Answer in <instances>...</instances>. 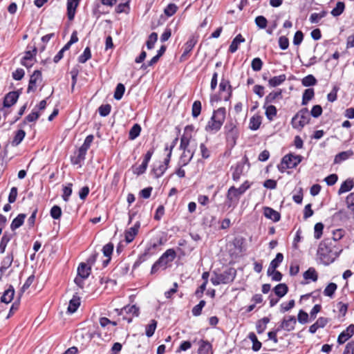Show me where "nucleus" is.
<instances>
[{
  "label": "nucleus",
  "instance_id": "f257e3e1",
  "mask_svg": "<svg viewBox=\"0 0 354 354\" xmlns=\"http://www.w3.org/2000/svg\"><path fill=\"white\" fill-rule=\"evenodd\" d=\"M317 255L324 265H329L338 257L339 252L331 240L325 239L319 243Z\"/></svg>",
  "mask_w": 354,
  "mask_h": 354
},
{
  "label": "nucleus",
  "instance_id": "f03ea898",
  "mask_svg": "<svg viewBox=\"0 0 354 354\" xmlns=\"http://www.w3.org/2000/svg\"><path fill=\"white\" fill-rule=\"evenodd\" d=\"M176 257V252L174 249L167 250L152 266L151 274H156L160 269L165 270L168 264L172 262Z\"/></svg>",
  "mask_w": 354,
  "mask_h": 354
},
{
  "label": "nucleus",
  "instance_id": "7ed1b4c3",
  "mask_svg": "<svg viewBox=\"0 0 354 354\" xmlns=\"http://www.w3.org/2000/svg\"><path fill=\"white\" fill-rule=\"evenodd\" d=\"M236 271L232 268H228L222 272H214L211 277V282L214 286L226 284L232 281L235 277Z\"/></svg>",
  "mask_w": 354,
  "mask_h": 354
},
{
  "label": "nucleus",
  "instance_id": "20e7f679",
  "mask_svg": "<svg viewBox=\"0 0 354 354\" xmlns=\"http://www.w3.org/2000/svg\"><path fill=\"white\" fill-rule=\"evenodd\" d=\"M309 121L308 110L307 108H304L292 118L291 123L294 129H301Z\"/></svg>",
  "mask_w": 354,
  "mask_h": 354
},
{
  "label": "nucleus",
  "instance_id": "39448f33",
  "mask_svg": "<svg viewBox=\"0 0 354 354\" xmlns=\"http://www.w3.org/2000/svg\"><path fill=\"white\" fill-rule=\"evenodd\" d=\"M91 267L86 263L82 262L77 268V275L74 279L75 284L80 288L84 287V280L87 279L91 274Z\"/></svg>",
  "mask_w": 354,
  "mask_h": 354
},
{
  "label": "nucleus",
  "instance_id": "423d86ee",
  "mask_svg": "<svg viewBox=\"0 0 354 354\" xmlns=\"http://www.w3.org/2000/svg\"><path fill=\"white\" fill-rule=\"evenodd\" d=\"M231 86L227 80L222 79L219 84V95H214L211 97V102L218 100H227L230 96Z\"/></svg>",
  "mask_w": 354,
  "mask_h": 354
},
{
  "label": "nucleus",
  "instance_id": "0eeeda50",
  "mask_svg": "<svg viewBox=\"0 0 354 354\" xmlns=\"http://www.w3.org/2000/svg\"><path fill=\"white\" fill-rule=\"evenodd\" d=\"M243 188V184H242L239 189L235 188L234 186H232L227 192V201L225 202L226 205L229 207L235 205L241 195L243 192L242 189Z\"/></svg>",
  "mask_w": 354,
  "mask_h": 354
},
{
  "label": "nucleus",
  "instance_id": "6e6552de",
  "mask_svg": "<svg viewBox=\"0 0 354 354\" xmlns=\"http://www.w3.org/2000/svg\"><path fill=\"white\" fill-rule=\"evenodd\" d=\"M162 239H160L159 240H158V241L156 243H151L150 246L148 247L145 251L141 254L138 259L135 261L134 264H133V268H136L138 266H140V265L145 262V261H147L151 255H152V253L150 252L151 249H156L158 246L162 245Z\"/></svg>",
  "mask_w": 354,
  "mask_h": 354
},
{
  "label": "nucleus",
  "instance_id": "1a4fd4ad",
  "mask_svg": "<svg viewBox=\"0 0 354 354\" xmlns=\"http://www.w3.org/2000/svg\"><path fill=\"white\" fill-rule=\"evenodd\" d=\"M301 156L290 153L282 158L281 164L285 165L286 168L292 169L296 167L301 162Z\"/></svg>",
  "mask_w": 354,
  "mask_h": 354
},
{
  "label": "nucleus",
  "instance_id": "9d476101",
  "mask_svg": "<svg viewBox=\"0 0 354 354\" xmlns=\"http://www.w3.org/2000/svg\"><path fill=\"white\" fill-rule=\"evenodd\" d=\"M197 41V37L192 35L189 38L183 46L184 51L180 57V62H184L187 59L189 53L192 50Z\"/></svg>",
  "mask_w": 354,
  "mask_h": 354
},
{
  "label": "nucleus",
  "instance_id": "9b49d317",
  "mask_svg": "<svg viewBox=\"0 0 354 354\" xmlns=\"http://www.w3.org/2000/svg\"><path fill=\"white\" fill-rule=\"evenodd\" d=\"M296 323L297 319L295 316H287L283 318L278 328H280V330L283 329L288 332L292 331L295 329Z\"/></svg>",
  "mask_w": 354,
  "mask_h": 354
},
{
  "label": "nucleus",
  "instance_id": "f8f14e48",
  "mask_svg": "<svg viewBox=\"0 0 354 354\" xmlns=\"http://www.w3.org/2000/svg\"><path fill=\"white\" fill-rule=\"evenodd\" d=\"M41 72L39 70L35 71L34 73L30 75L27 92L30 93L31 91H35L37 88V83L38 82H41Z\"/></svg>",
  "mask_w": 354,
  "mask_h": 354
},
{
  "label": "nucleus",
  "instance_id": "ddd939ff",
  "mask_svg": "<svg viewBox=\"0 0 354 354\" xmlns=\"http://www.w3.org/2000/svg\"><path fill=\"white\" fill-rule=\"evenodd\" d=\"M19 95L20 92L19 91H10L7 93L4 97L3 106L8 108L14 105L17 102Z\"/></svg>",
  "mask_w": 354,
  "mask_h": 354
},
{
  "label": "nucleus",
  "instance_id": "4468645a",
  "mask_svg": "<svg viewBox=\"0 0 354 354\" xmlns=\"http://www.w3.org/2000/svg\"><path fill=\"white\" fill-rule=\"evenodd\" d=\"M354 335V325H349L346 330H343L337 338V342L339 344L345 343L349 338Z\"/></svg>",
  "mask_w": 354,
  "mask_h": 354
},
{
  "label": "nucleus",
  "instance_id": "2eb2a0df",
  "mask_svg": "<svg viewBox=\"0 0 354 354\" xmlns=\"http://www.w3.org/2000/svg\"><path fill=\"white\" fill-rule=\"evenodd\" d=\"M140 227V221H137L134 225L125 231V241L127 243L132 242L138 232Z\"/></svg>",
  "mask_w": 354,
  "mask_h": 354
},
{
  "label": "nucleus",
  "instance_id": "dca6fc26",
  "mask_svg": "<svg viewBox=\"0 0 354 354\" xmlns=\"http://www.w3.org/2000/svg\"><path fill=\"white\" fill-rule=\"evenodd\" d=\"M80 1V0H67V17L70 21L74 19Z\"/></svg>",
  "mask_w": 354,
  "mask_h": 354
},
{
  "label": "nucleus",
  "instance_id": "f3484780",
  "mask_svg": "<svg viewBox=\"0 0 354 354\" xmlns=\"http://www.w3.org/2000/svg\"><path fill=\"white\" fill-rule=\"evenodd\" d=\"M328 319L326 317H319L315 323L309 327V332L314 334L319 328H322L328 324Z\"/></svg>",
  "mask_w": 354,
  "mask_h": 354
},
{
  "label": "nucleus",
  "instance_id": "a211bd4d",
  "mask_svg": "<svg viewBox=\"0 0 354 354\" xmlns=\"http://www.w3.org/2000/svg\"><path fill=\"white\" fill-rule=\"evenodd\" d=\"M194 155V150H185L183 151V153L181 154L179 160V164L180 165V167H184L188 165V163L191 161V160L193 158V156Z\"/></svg>",
  "mask_w": 354,
  "mask_h": 354
},
{
  "label": "nucleus",
  "instance_id": "6ab92c4d",
  "mask_svg": "<svg viewBox=\"0 0 354 354\" xmlns=\"http://www.w3.org/2000/svg\"><path fill=\"white\" fill-rule=\"evenodd\" d=\"M264 216L274 222H277L280 220V214L271 207H266L263 209Z\"/></svg>",
  "mask_w": 354,
  "mask_h": 354
},
{
  "label": "nucleus",
  "instance_id": "aec40b11",
  "mask_svg": "<svg viewBox=\"0 0 354 354\" xmlns=\"http://www.w3.org/2000/svg\"><path fill=\"white\" fill-rule=\"evenodd\" d=\"M15 289L12 285L9 286V288L4 291L3 295L1 297V301L3 303H10L14 297Z\"/></svg>",
  "mask_w": 354,
  "mask_h": 354
},
{
  "label": "nucleus",
  "instance_id": "412c9836",
  "mask_svg": "<svg viewBox=\"0 0 354 354\" xmlns=\"http://www.w3.org/2000/svg\"><path fill=\"white\" fill-rule=\"evenodd\" d=\"M198 354H212V344L208 341L201 340L199 342Z\"/></svg>",
  "mask_w": 354,
  "mask_h": 354
},
{
  "label": "nucleus",
  "instance_id": "4be33fe9",
  "mask_svg": "<svg viewBox=\"0 0 354 354\" xmlns=\"http://www.w3.org/2000/svg\"><path fill=\"white\" fill-rule=\"evenodd\" d=\"M80 305V298L77 295H73V298L70 300L67 308L69 313H74Z\"/></svg>",
  "mask_w": 354,
  "mask_h": 354
},
{
  "label": "nucleus",
  "instance_id": "5701e85b",
  "mask_svg": "<svg viewBox=\"0 0 354 354\" xmlns=\"http://www.w3.org/2000/svg\"><path fill=\"white\" fill-rule=\"evenodd\" d=\"M27 50L25 52V55L22 57L21 59L30 60V62L33 61V58L35 57L36 53L37 52V48L34 44L32 46L31 44H28L27 46Z\"/></svg>",
  "mask_w": 354,
  "mask_h": 354
},
{
  "label": "nucleus",
  "instance_id": "b1692460",
  "mask_svg": "<svg viewBox=\"0 0 354 354\" xmlns=\"http://www.w3.org/2000/svg\"><path fill=\"white\" fill-rule=\"evenodd\" d=\"M26 218V214H19L17 215L16 218L13 219L10 225V229L12 231L16 230L19 227H20L24 223V220Z\"/></svg>",
  "mask_w": 354,
  "mask_h": 354
},
{
  "label": "nucleus",
  "instance_id": "393cba45",
  "mask_svg": "<svg viewBox=\"0 0 354 354\" xmlns=\"http://www.w3.org/2000/svg\"><path fill=\"white\" fill-rule=\"evenodd\" d=\"M282 98V91L281 89L271 92L265 98V104H271L275 102L276 100Z\"/></svg>",
  "mask_w": 354,
  "mask_h": 354
},
{
  "label": "nucleus",
  "instance_id": "a878e982",
  "mask_svg": "<svg viewBox=\"0 0 354 354\" xmlns=\"http://www.w3.org/2000/svg\"><path fill=\"white\" fill-rule=\"evenodd\" d=\"M12 235L8 232H5L0 240V253L3 254L5 252L6 248L7 247L8 243L12 239Z\"/></svg>",
  "mask_w": 354,
  "mask_h": 354
},
{
  "label": "nucleus",
  "instance_id": "bb28decb",
  "mask_svg": "<svg viewBox=\"0 0 354 354\" xmlns=\"http://www.w3.org/2000/svg\"><path fill=\"white\" fill-rule=\"evenodd\" d=\"M26 136V132L20 129L15 132V136L13 137V139L11 142V145L13 147L18 146L24 140V138Z\"/></svg>",
  "mask_w": 354,
  "mask_h": 354
},
{
  "label": "nucleus",
  "instance_id": "cd10ccee",
  "mask_svg": "<svg viewBox=\"0 0 354 354\" xmlns=\"http://www.w3.org/2000/svg\"><path fill=\"white\" fill-rule=\"evenodd\" d=\"M86 155V151L80 148L77 152V155L71 158V163L73 165H80L81 167V162L85 160Z\"/></svg>",
  "mask_w": 354,
  "mask_h": 354
},
{
  "label": "nucleus",
  "instance_id": "c85d7f7f",
  "mask_svg": "<svg viewBox=\"0 0 354 354\" xmlns=\"http://www.w3.org/2000/svg\"><path fill=\"white\" fill-rule=\"evenodd\" d=\"M261 122V117L258 115H254L250 119L248 127L252 131H256L259 128Z\"/></svg>",
  "mask_w": 354,
  "mask_h": 354
},
{
  "label": "nucleus",
  "instance_id": "c756f323",
  "mask_svg": "<svg viewBox=\"0 0 354 354\" xmlns=\"http://www.w3.org/2000/svg\"><path fill=\"white\" fill-rule=\"evenodd\" d=\"M353 187H354L353 180L352 179L348 178L342 183V185L338 190V194L341 195L345 192H349L350 190H351L353 189Z\"/></svg>",
  "mask_w": 354,
  "mask_h": 354
},
{
  "label": "nucleus",
  "instance_id": "7c9ffc66",
  "mask_svg": "<svg viewBox=\"0 0 354 354\" xmlns=\"http://www.w3.org/2000/svg\"><path fill=\"white\" fill-rule=\"evenodd\" d=\"M353 155V152L351 150L340 152L335 156L334 162L336 164L340 163L341 162L347 160Z\"/></svg>",
  "mask_w": 354,
  "mask_h": 354
},
{
  "label": "nucleus",
  "instance_id": "2f4dec72",
  "mask_svg": "<svg viewBox=\"0 0 354 354\" xmlns=\"http://www.w3.org/2000/svg\"><path fill=\"white\" fill-rule=\"evenodd\" d=\"M273 290L279 298H281L287 294L288 288L285 283H279L274 288Z\"/></svg>",
  "mask_w": 354,
  "mask_h": 354
},
{
  "label": "nucleus",
  "instance_id": "473e14b6",
  "mask_svg": "<svg viewBox=\"0 0 354 354\" xmlns=\"http://www.w3.org/2000/svg\"><path fill=\"white\" fill-rule=\"evenodd\" d=\"M286 80V76L285 74H281L278 76H274L270 78L268 81V84L271 87H276L280 84H281Z\"/></svg>",
  "mask_w": 354,
  "mask_h": 354
},
{
  "label": "nucleus",
  "instance_id": "72a5a7b5",
  "mask_svg": "<svg viewBox=\"0 0 354 354\" xmlns=\"http://www.w3.org/2000/svg\"><path fill=\"white\" fill-rule=\"evenodd\" d=\"M212 118L223 124L225 118V109L219 108L216 111H214Z\"/></svg>",
  "mask_w": 354,
  "mask_h": 354
},
{
  "label": "nucleus",
  "instance_id": "f704fd0d",
  "mask_svg": "<svg viewBox=\"0 0 354 354\" xmlns=\"http://www.w3.org/2000/svg\"><path fill=\"white\" fill-rule=\"evenodd\" d=\"M243 41V38L241 34L237 35L236 36V37L232 41L230 46V48H229V51L232 53H235L239 48V45Z\"/></svg>",
  "mask_w": 354,
  "mask_h": 354
},
{
  "label": "nucleus",
  "instance_id": "c9c22d12",
  "mask_svg": "<svg viewBox=\"0 0 354 354\" xmlns=\"http://www.w3.org/2000/svg\"><path fill=\"white\" fill-rule=\"evenodd\" d=\"M222 126V124L211 118V120L208 122V124L205 127V130L207 131H218Z\"/></svg>",
  "mask_w": 354,
  "mask_h": 354
},
{
  "label": "nucleus",
  "instance_id": "e433bc0d",
  "mask_svg": "<svg viewBox=\"0 0 354 354\" xmlns=\"http://www.w3.org/2000/svg\"><path fill=\"white\" fill-rule=\"evenodd\" d=\"M315 95L313 88H307L304 91L302 95V105H306L310 100H311Z\"/></svg>",
  "mask_w": 354,
  "mask_h": 354
},
{
  "label": "nucleus",
  "instance_id": "4c0bfd02",
  "mask_svg": "<svg viewBox=\"0 0 354 354\" xmlns=\"http://www.w3.org/2000/svg\"><path fill=\"white\" fill-rule=\"evenodd\" d=\"M192 135L189 133H184L180 138V149L183 151L190 150L188 149Z\"/></svg>",
  "mask_w": 354,
  "mask_h": 354
},
{
  "label": "nucleus",
  "instance_id": "58836bf2",
  "mask_svg": "<svg viewBox=\"0 0 354 354\" xmlns=\"http://www.w3.org/2000/svg\"><path fill=\"white\" fill-rule=\"evenodd\" d=\"M304 278L306 280L317 281L318 279V274L315 268H310L304 273Z\"/></svg>",
  "mask_w": 354,
  "mask_h": 354
},
{
  "label": "nucleus",
  "instance_id": "ea45409f",
  "mask_svg": "<svg viewBox=\"0 0 354 354\" xmlns=\"http://www.w3.org/2000/svg\"><path fill=\"white\" fill-rule=\"evenodd\" d=\"M270 319L268 317H263L259 320L257 323V332L259 334L263 333L266 328L267 324L269 323Z\"/></svg>",
  "mask_w": 354,
  "mask_h": 354
},
{
  "label": "nucleus",
  "instance_id": "a19ab883",
  "mask_svg": "<svg viewBox=\"0 0 354 354\" xmlns=\"http://www.w3.org/2000/svg\"><path fill=\"white\" fill-rule=\"evenodd\" d=\"M248 338L252 342V350L256 352L259 351L261 348L262 344L258 340L256 335L254 333H250Z\"/></svg>",
  "mask_w": 354,
  "mask_h": 354
},
{
  "label": "nucleus",
  "instance_id": "79ce46f5",
  "mask_svg": "<svg viewBox=\"0 0 354 354\" xmlns=\"http://www.w3.org/2000/svg\"><path fill=\"white\" fill-rule=\"evenodd\" d=\"M141 131V127L138 124H135L130 129L129 133V139L131 140H135L138 138Z\"/></svg>",
  "mask_w": 354,
  "mask_h": 354
},
{
  "label": "nucleus",
  "instance_id": "37998d69",
  "mask_svg": "<svg viewBox=\"0 0 354 354\" xmlns=\"http://www.w3.org/2000/svg\"><path fill=\"white\" fill-rule=\"evenodd\" d=\"M345 9V4L344 2L339 1L337 3L336 6L331 10L330 14L333 17H338L343 13Z\"/></svg>",
  "mask_w": 354,
  "mask_h": 354
},
{
  "label": "nucleus",
  "instance_id": "c03bdc74",
  "mask_svg": "<svg viewBox=\"0 0 354 354\" xmlns=\"http://www.w3.org/2000/svg\"><path fill=\"white\" fill-rule=\"evenodd\" d=\"M122 313H127V314H132L135 316H138L139 315V308L137 307L136 305L132 306H126L124 308L121 309Z\"/></svg>",
  "mask_w": 354,
  "mask_h": 354
},
{
  "label": "nucleus",
  "instance_id": "a18cd8bd",
  "mask_svg": "<svg viewBox=\"0 0 354 354\" xmlns=\"http://www.w3.org/2000/svg\"><path fill=\"white\" fill-rule=\"evenodd\" d=\"M129 1H130V0H125L124 2L119 3L115 8L116 12L117 13H122V12L127 13V12H129V10H130Z\"/></svg>",
  "mask_w": 354,
  "mask_h": 354
},
{
  "label": "nucleus",
  "instance_id": "49530a36",
  "mask_svg": "<svg viewBox=\"0 0 354 354\" xmlns=\"http://www.w3.org/2000/svg\"><path fill=\"white\" fill-rule=\"evenodd\" d=\"M337 288V286L335 283H330L324 289V295L332 298Z\"/></svg>",
  "mask_w": 354,
  "mask_h": 354
},
{
  "label": "nucleus",
  "instance_id": "de8ad7c7",
  "mask_svg": "<svg viewBox=\"0 0 354 354\" xmlns=\"http://www.w3.org/2000/svg\"><path fill=\"white\" fill-rule=\"evenodd\" d=\"M14 260V254L13 252L11 251L8 252L6 256L3 259L1 265L6 267L7 268H10Z\"/></svg>",
  "mask_w": 354,
  "mask_h": 354
},
{
  "label": "nucleus",
  "instance_id": "09e8293b",
  "mask_svg": "<svg viewBox=\"0 0 354 354\" xmlns=\"http://www.w3.org/2000/svg\"><path fill=\"white\" fill-rule=\"evenodd\" d=\"M157 326V322L155 319L151 320V323L146 326V335L148 337H151L156 330Z\"/></svg>",
  "mask_w": 354,
  "mask_h": 354
},
{
  "label": "nucleus",
  "instance_id": "8fccbe9b",
  "mask_svg": "<svg viewBox=\"0 0 354 354\" xmlns=\"http://www.w3.org/2000/svg\"><path fill=\"white\" fill-rule=\"evenodd\" d=\"M91 57V52L89 47H86L83 53L79 56L78 62L82 64L86 63Z\"/></svg>",
  "mask_w": 354,
  "mask_h": 354
},
{
  "label": "nucleus",
  "instance_id": "3c124183",
  "mask_svg": "<svg viewBox=\"0 0 354 354\" xmlns=\"http://www.w3.org/2000/svg\"><path fill=\"white\" fill-rule=\"evenodd\" d=\"M124 91H125V87H124V84H122V83H119L117 85L115 92H114V95H113L114 98L117 100H121L124 95Z\"/></svg>",
  "mask_w": 354,
  "mask_h": 354
},
{
  "label": "nucleus",
  "instance_id": "603ef678",
  "mask_svg": "<svg viewBox=\"0 0 354 354\" xmlns=\"http://www.w3.org/2000/svg\"><path fill=\"white\" fill-rule=\"evenodd\" d=\"M301 83L304 86H310L316 84L317 80L313 75H308L302 79Z\"/></svg>",
  "mask_w": 354,
  "mask_h": 354
},
{
  "label": "nucleus",
  "instance_id": "864d4df0",
  "mask_svg": "<svg viewBox=\"0 0 354 354\" xmlns=\"http://www.w3.org/2000/svg\"><path fill=\"white\" fill-rule=\"evenodd\" d=\"M201 112V102L199 100L194 102L192 108V115L194 118H197Z\"/></svg>",
  "mask_w": 354,
  "mask_h": 354
},
{
  "label": "nucleus",
  "instance_id": "5fc2aeb1",
  "mask_svg": "<svg viewBox=\"0 0 354 354\" xmlns=\"http://www.w3.org/2000/svg\"><path fill=\"white\" fill-rule=\"evenodd\" d=\"M72 187H73V184L69 183L66 186H64L63 187L62 198H63V200L66 202L68 201L69 197L72 194V192H73Z\"/></svg>",
  "mask_w": 354,
  "mask_h": 354
},
{
  "label": "nucleus",
  "instance_id": "6e6d98bb",
  "mask_svg": "<svg viewBox=\"0 0 354 354\" xmlns=\"http://www.w3.org/2000/svg\"><path fill=\"white\" fill-rule=\"evenodd\" d=\"M277 109L273 105H268L266 107V115L269 120H272L277 115Z\"/></svg>",
  "mask_w": 354,
  "mask_h": 354
},
{
  "label": "nucleus",
  "instance_id": "4d7b16f0",
  "mask_svg": "<svg viewBox=\"0 0 354 354\" xmlns=\"http://www.w3.org/2000/svg\"><path fill=\"white\" fill-rule=\"evenodd\" d=\"M158 40V34L156 32H151L146 42V45L148 49L151 50L153 48L155 43Z\"/></svg>",
  "mask_w": 354,
  "mask_h": 354
},
{
  "label": "nucleus",
  "instance_id": "13d9d810",
  "mask_svg": "<svg viewBox=\"0 0 354 354\" xmlns=\"http://www.w3.org/2000/svg\"><path fill=\"white\" fill-rule=\"evenodd\" d=\"M35 279L34 274L30 275L28 277L23 286L21 288L20 292L19 293V297H21L23 293L32 285Z\"/></svg>",
  "mask_w": 354,
  "mask_h": 354
},
{
  "label": "nucleus",
  "instance_id": "bf43d9fd",
  "mask_svg": "<svg viewBox=\"0 0 354 354\" xmlns=\"http://www.w3.org/2000/svg\"><path fill=\"white\" fill-rule=\"evenodd\" d=\"M167 170V166L160 165L157 168H153L151 173L154 175V177L158 178L162 176L165 171Z\"/></svg>",
  "mask_w": 354,
  "mask_h": 354
},
{
  "label": "nucleus",
  "instance_id": "052dcab7",
  "mask_svg": "<svg viewBox=\"0 0 354 354\" xmlns=\"http://www.w3.org/2000/svg\"><path fill=\"white\" fill-rule=\"evenodd\" d=\"M205 301L201 300L199 304L196 305L192 310L194 316H199L201 314L203 308L205 306Z\"/></svg>",
  "mask_w": 354,
  "mask_h": 354
},
{
  "label": "nucleus",
  "instance_id": "680f3d73",
  "mask_svg": "<svg viewBox=\"0 0 354 354\" xmlns=\"http://www.w3.org/2000/svg\"><path fill=\"white\" fill-rule=\"evenodd\" d=\"M114 245L112 243L106 244L102 248V252L106 257L111 258Z\"/></svg>",
  "mask_w": 354,
  "mask_h": 354
},
{
  "label": "nucleus",
  "instance_id": "e2e57ef3",
  "mask_svg": "<svg viewBox=\"0 0 354 354\" xmlns=\"http://www.w3.org/2000/svg\"><path fill=\"white\" fill-rule=\"evenodd\" d=\"M111 110V106L109 104H102L98 108L99 113L102 117L107 116Z\"/></svg>",
  "mask_w": 354,
  "mask_h": 354
},
{
  "label": "nucleus",
  "instance_id": "0e129e2a",
  "mask_svg": "<svg viewBox=\"0 0 354 354\" xmlns=\"http://www.w3.org/2000/svg\"><path fill=\"white\" fill-rule=\"evenodd\" d=\"M243 171V166L238 164L232 173V178L234 180L237 181L240 179L241 176Z\"/></svg>",
  "mask_w": 354,
  "mask_h": 354
},
{
  "label": "nucleus",
  "instance_id": "69168bd1",
  "mask_svg": "<svg viewBox=\"0 0 354 354\" xmlns=\"http://www.w3.org/2000/svg\"><path fill=\"white\" fill-rule=\"evenodd\" d=\"M283 255L281 253H277L275 258L270 262L271 268H277L279 264L283 261Z\"/></svg>",
  "mask_w": 354,
  "mask_h": 354
},
{
  "label": "nucleus",
  "instance_id": "338daca9",
  "mask_svg": "<svg viewBox=\"0 0 354 354\" xmlns=\"http://www.w3.org/2000/svg\"><path fill=\"white\" fill-rule=\"evenodd\" d=\"M347 208L354 214V192L348 195L346 199Z\"/></svg>",
  "mask_w": 354,
  "mask_h": 354
},
{
  "label": "nucleus",
  "instance_id": "774afa93",
  "mask_svg": "<svg viewBox=\"0 0 354 354\" xmlns=\"http://www.w3.org/2000/svg\"><path fill=\"white\" fill-rule=\"evenodd\" d=\"M50 216L54 219H59L62 215V209L58 205H54L50 212Z\"/></svg>",
  "mask_w": 354,
  "mask_h": 354
}]
</instances>
